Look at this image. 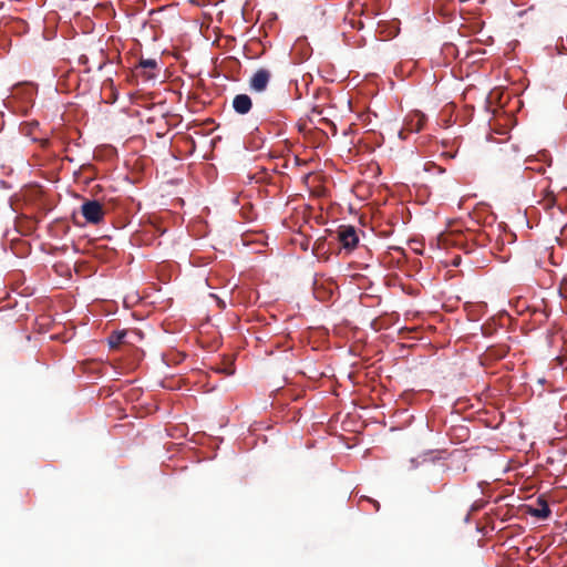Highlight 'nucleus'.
<instances>
[{"label":"nucleus","instance_id":"3","mask_svg":"<svg viewBox=\"0 0 567 567\" xmlns=\"http://www.w3.org/2000/svg\"><path fill=\"white\" fill-rule=\"evenodd\" d=\"M158 71V64L155 59H141L135 66V75L142 76L144 81L154 80Z\"/></svg>","mask_w":567,"mask_h":567},{"label":"nucleus","instance_id":"7","mask_svg":"<svg viewBox=\"0 0 567 567\" xmlns=\"http://www.w3.org/2000/svg\"><path fill=\"white\" fill-rule=\"evenodd\" d=\"M252 106V102L249 95L238 94L233 100V107L238 114H247Z\"/></svg>","mask_w":567,"mask_h":567},{"label":"nucleus","instance_id":"16","mask_svg":"<svg viewBox=\"0 0 567 567\" xmlns=\"http://www.w3.org/2000/svg\"><path fill=\"white\" fill-rule=\"evenodd\" d=\"M218 371H223V372H226L227 374H233L234 373V370L233 369H218Z\"/></svg>","mask_w":567,"mask_h":567},{"label":"nucleus","instance_id":"15","mask_svg":"<svg viewBox=\"0 0 567 567\" xmlns=\"http://www.w3.org/2000/svg\"><path fill=\"white\" fill-rule=\"evenodd\" d=\"M105 62L102 60L100 61L96 65H95V69L96 70H102V68L104 66Z\"/></svg>","mask_w":567,"mask_h":567},{"label":"nucleus","instance_id":"17","mask_svg":"<svg viewBox=\"0 0 567 567\" xmlns=\"http://www.w3.org/2000/svg\"><path fill=\"white\" fill-rule=\"evenodd\" d=\"M93 65H87L86 71H91Z\"/></svg>","mask_w":567,"mask_h":567},{"label":"nucleus","instance_id":"4","mask_svg":"<svg viewBox=\"0 0 567 567\" xmlns=\"http://www.w3.org/2000/svg\"><path fill=\"white\" fill-rule=\"evenodd\" d=\"M336 289V285L328 280L316 279L313 282V296L322 302L330 300L333 297Z\"/></svg>","mask_w":567,"mask_h":567},{"label":"nucleus","instance_id":"6","mask_svg":"<svg viewBox=\"0 0 567 567\" xmlns=\"http://www.w3.org/2000/svg\"><path fill=\"white\" fill-rule=\"evenodd\" d=\"M527 513L538 519H547L550 516V508L544 497H538L536 507L528 506Z\"/></svg>","mask_w":567,"mask_h":567},{"label":"nucleus","instance_id":"13","mask_svg":"<svg viewBox=\"0 0 567 567\" xmlns=\"http://www.w3.org/2000/svg\"><path fill=\"white\" fill-rule=\"evenodd\" d=\"M80 62H81L82 64H85V65H86V64H89V58H87L86 55H81V56H80Z\"/></svg>","mask_w":567,"mask_h":567},{"label":"nucleus","instance_id":"5","mask_svg":"<svg viewBox=\"0 0 567 567\" xmlns=\"http://www.w3.org/2000/svg\"><path fill=\"white\" fill-rule=\"evenodd\" d=\"M271 73L267 69L257 70L254 75L250 78L249 85L250 89L255 92H264L268 83L270 81Z\"/></svg>","mask_w":567,"mask_h":567},{"label":"nucleus","instance_id":"1","mask_svg":"<svg viewBox=\"0 0 567 567\" xmlns=\"http://www.w3.org/2000/svg\"><path fill=\"white\" fill-rule=\"evenodd\" d=\"M81 213L86 223L99 225L104 220V206L97 200H85L81 206Z\"/></svg>","mask_w":567,"mask_h":567},{"label":"nucleus","instance_id":"10","mask_svg":"<svg viewBox=\"0 0 567 567\" xmlns=\"http://www.w3.org/2000/svg\"><path fill=\"white\" fill-rule=\"evenodd\" d=\"M559 296L565 300L564 311L567 312V278H565L558 289Z\"/></svg>","mask_w":567,"mask_h":567},{"label":"nucleus","instance_id":"8","mask_svg":"<svg viewBox=\"0 0 567 567\" xmlns=\"http://www.w3.org/2000/svg\"><path fill=\"white\" fill-rule=\"evenodd\" d=\"M426 122L424 114L416 112L410 116V120L405 123V130L409 132H420Z\"/></svg>","mask_w":567,"mask_h":567},{"label":"nucleus","instance_id":"11","mask_svg":"<svg viewBox=\"0 0 567 567\" xmlns=\"http://www.w3.org/2000/svg\"><path fill=\"white\" fill-rule=\"evenodd\" d=\"M485 502L483 499H480V501H475L472 505H471V508H470V513L467 515V517L478 511H481L484 506H485Z\"/></svg>","mask_w":567,"mask_h":567},{"label":"nucleus","instance_id":"14","mask_svg":"<svg viewBox=\"0 0 567 567\" xmlns=\"http://www.w3.org/2000/svg\"><path fill=\"white\" fill-rule=\"evenodd\" d=\"M369 502H371L373 504V507H375L377 511H379L380 508V504L378 501H373V499H368Z\"/></svg>","mask_w":567,"mask_h":567},{"label":"nucleus","instance_id":"18","mask_svg":"<svg viewBox=\"0 0 567 567\" xmlns=\"http://www.w3.org/2000/svg\"><path fill=\"white\" fill-rule=\"evenodd\" d=\"M48 144H49V141H48V140H45V141L43 142V146H47Z\"/></svg>","mask_w":567,"mask_h":567},{"label":"nucleus","instance_id":"12","mask_svg":"<svg viewBox=\"0 0 567 567\" xmlns=\"http://www.w3.org/2000/svg\"><path fill=\"white\" fill-rule=\"evenodd\" d=\"M555 196L554 195H550L547 199V203H546V206L549 207V206H553L555 204Z\"/></svg>","mask_w":567,"mask_h":567},{"label":"nucleus","instance_id":"9","mask_svg":"<svg viewBox=\"0 0 567 567\" xmlns=\"http://www.w3.org/2000/svg\"><path fill=\"white\" fill-rule=\"evenodd\" d=\"M125 331H115L109 337V344L111 348H117L125 338Z\"/></svg>","mask_w":567,"mask_h":567},{"label":"nucleus","instance_id":"2","mask_svg":"<svg viewBox=\"0 0 567 567\" xmlns=\"http://www.w3.org/2000/svg\"><path fill=\"white\" fill-rule=\"evenodd\" d=\"M337 238L346 249H353L359 243L357 230L353 226L342 225L338 228Z\"/></svg>","mask_w":567,"mask_h":567}]
</instances>
